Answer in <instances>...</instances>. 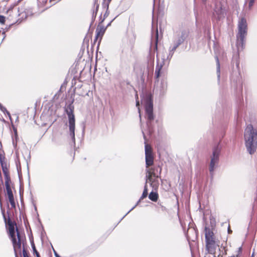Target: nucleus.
<instances>
[{
    "label": "nucleus",
    "instance_id": "obj_1",
    "mask_svg": "<svg viewBox=\"0 0 257 257\" xmlns=\"http://www.w3.org/2000/svg\"><path fill=\"white\" fill-rule=\"evenodd\" d=\"M244 140L247 151L249 154H253L257 147V134L251 125H248L245 130Z\"/></svg>",
    "mask_w": 257,
    "mask_h": 257
},
{
    "label": "nucleus",
    "instance_id": "obj_2",
    "mask_svg": "<svg viewBox=\"0 0 257 257\" xmlns=\"http://www.w3.org/2000/svg\"><path fill=\"white\" fill-rule=\"evenodd\" d=\"M16 224L15 222L11 221H8V232L9 235L12 239L14 250L16 253L18 251L21 250V240L20 232L17 229V234L15 232V226Z\"/></svg>",
    "mask_w": 257,
    "mask_h": 257
},
{
    "label": "nucleus",
    "instance_id": "obj_3",
    "mask_svg": "<svg viewBox=\"0 0 257 257\" xmlns=\"http://www.w3.org/2000/svg\"><path fill=\"white\" fill-rule=\"evenodd\" d=\"M238 32L237 35V43L236 46L238 51L243 49V40L247 34V23L246 20L242 18H241L238 24Z\"/></svg>",
    "mask_w": 257,
    "mask_h": 257
},
{
    "label": "nucleus",
    "instance_id": "obj_4",
    "mask_svg": "<svg viewBox=\"0 0 257 257\" xmlns=\"http://www.w3.org/2000/svg\"><path fill=\"white\" fill-rule=\"evenodd\" d=\"M206 247L209 252L212 253L215 249L216 243L214 233L209 228H205Z\"/></svg>",
    "mask_w": 257,
    "mask_h": 257
},
{
    "label": "nucleus",
    "instance_id": "obj_5",
    "mask_svg": "<svg viewBox=\"0 0 257 257\" xmlns=\"http://www.w3.org/2000/svg\"><path fill=\"white\" fill-rule=\"evenodd\" d=\"M220 149L218 147L213 149L212 156L211 157V161L209 165V171L212 173L218 163Z\"/></svg>",
    "mask_w": 257,
    "mask_h": 257
},
{
    "label": "nucleus",
    "instance_id": "obj_6",
    "mask_svg": "<svg viewBox=\"0 0 257 257\" xmlns=\"http://www.w3.org/2000/svg\"><path fill=\"white\" fill-rule=\"evenodd\" d=\"M145 111L147 119L149 120L154 119L153 113V102L150 95H148L146 99Z\"/></svg>",
    "mask_w": 257,
    "mask_h": 257
},
{
    "label": "nucleus",
    "instance_id": "obj_7",
    "mask_svg": "<svg viewBox=\"0 0 257 257\" xmlns=\"http://www.w3.org/2000/svg\"><path fill=\"white\" fill-rule=\"evenodd\" d=\"M70 135L73 140L75 139V117L72 112L68 113Z\"/></svg>",
    "mask_w": 257,
    "mask_h": 257
},
{
    "label": "nucleus",
    "instance_id": "obj_8",
    "mask_svg": "<svg viewBox=\"0 0 257 257\" xmlns=\"http://www.w3.org/2000/svg\"><path fill=\"white\" fill-rule=\"evenodd\" d=\"M147 180H152V177H158V175L156 174L155 169L154 168H150L149 169L147 170Z\"/></svg>",
    "mask_w": 257,
    "mask_h": 257
},
{
    "label": "nucleus",
    "instance_id": "obj_9",
    "mask_svg": "<svg viewBox=\"0 0 257 257\" xmlns=\"http://www.w3.org/2000/svg\"><path fill=\"white\" fill-rule=\"evenodd\" d=\"M146 163L147 168L153 165L154 163V157L153 155L146 156Z\"/></svg>",
    "mask_w": 257,
    "mask_h": 257
},
{
    "label": "nucleus",
    "instance_id": "obj_10",
    "mask_svg": "<svg viewBox=\"0 0 257 257\" xmlns=\"http://www.w3.org/2000/svg\"><path fill=\"white\" fill-rule=\"evenodd\" d=\"M158 177L155 178L154 177H152V180H147V181H149L151 183V185L152 186V187L156 189L158 188L159 184V183L158 180ZM147 182H146V184H147Z\"/></svg>",
    "mask_w": 257,
    "mask_h": 257
},
{
    "label": "nucleus",
    "instance_id": "obj_11",
    "mask_svg": "<svg viewBox=\"0 0 257 257\" xmlns=\"http://www.w3.org/2000/svg\"><path fill=\"white\" fill-rule=\"evenodd\" d=\"M149 198L150 200L153 201H156L158 198V194L157 193L152 192L149 194Z\"/></svg>",
    "mask_w": 257,
    "mask_h": 257
},
{
    "label": "nucleus",
    "instance_id": "obj_12",
    "mask_svg": "<svg viewBox=\"0 0 257 257\" xmlns=\"http://www.w3.org/2000/svg\"><path fill=\"white\" fill-rule=\"evenodd\" d=\"M153 155L152 154V148L151 147V146H150L148 144H147L146 143V145H145V155Z\"/></svg>",
    "mask_w": 257,
    "mask_h": 257
},
{
    "label": "nucleus",
    "instance_id": "obj_13",
    "mask_svg": "<svg viewBox=\"0 0 257 257\" xmlns=\"http://www.w3.org/2000/svg\"><path fill=\"white\" fill-rule=\"evenodd\" d=\"M6 190L8 197L13 196V192L8 182L6 183Z\"/></svg>",
    "mask_w": 257,
    "mask_h": 257
},
{
    "label": "nucleus",
    "instance_id": "obj_14",
    "mask_svg": "<svg viewBox=\"0 0 257 257\" xmlns=\"http://www.w3.org/2000/svg\"><path fill=\"white\" fill-rule=\"evenodd\" d=\"M8 199H9V202L11 204L12 207L15 208L16 205H15L14 196H11V197H8Z\"/></svg>",
    "mask_w": 257,
    "mask_h": 257
},
{
    "label": "nucleus",
    "instance_id": "obj_15",
    "mask_svg": "<svg viewBox=\"0 0 257 257\" xmlns=\"http://www.w3.org/2000/svg\"><path fill=\"white\" fill-rule=\"evenodd\" d=\"M148 195V190L147 187V184H146L144 188V190L143 191V194L141 197V199H143L146 198Z\"/></svg>",
    "mask_w": 257,
    "mask_h": 257
},
{
    "label": "nucleus",
    "instance_id": "obj_16",
    "mask_svg": "<svg viewBox=\"0 0 257 257\" xmlns=\"http://www.w3.org/2000/svg\"><path fill=\"white\" fill-rule=\"evenodd\" d=\"M136 106L137 107H138V111H139V114H140V118H141V110H140V107H139V105H140V103H139V101L138 100V99H139V97H138V95L137 94H136Z\"/></svg>",
    "mask_w": 257,
    "mask_h": 257
},
{
    "label": "nucleus",
    "instance_id": "obj_17",
    "mask_svg": "<svg viewBox=\"0 0 257 257\" xmlns=\"http://www.w3.org/2000/svg\"><path fill=\"white\" fill-rule=\"evenodd\" d=\"M96 32V38H98L99 37H100L101 38L104 33V31L103 30H98V29H97Z\"/></svg>",
    "mask_w": 257,
    "mask_h": 257
},
{
    "label": "nucleus",
    "instance_id": "obj_18",
    "mask_svg": "<svg viewBox=\"0 0 257 257\" xmlns=\"http://www.w3.org/2000/svg\"><path fill=\"white\" fill-rule=\"evenodd\" d=\"M6 22V18L2 15H0V24L4 25Z\"/></svg>",
    "mask_w": 257,
    "mask_h": 257
},
{
    "label": "nucleus",
    "instance_id": "obj_19",
    "mask_svg": "<svg viewBox=\"0 0 257 257\" xmlns=\"http://www.w3.org/2000/svg\"><path fill=\"white\" fill-rule=\"evenodd\" d=\"M216 62H217V72H219L220 71V64L219 62V60L217 57L216 58Z\"/></svg>",
    "mask_w": 257,
    "mask_h": 257
},
{
    "label": "nucleus",
    "instance_id": "obj_20",
    "mask_svg": "<svg viewBox=\"0 0 257 257\" xmlns=\"http://www.w3.org/2000/svg\"><path fill=\"white\" fill-rule=\"evenodd\" d=\"M33 250L34 252L36 253L37 257H40L39 252L37 251L35 246H33Z\"/></svg>",
    "mask_w": 257,
    "mask_h": 257
},
{
    "label": "nucleus",
    "instance_id": "obj_21",
    "mask_svg": "<svg viewBox=\"0 0 257 257\" xmlns=\"http://www.w3.org/2000/svg\"><path fill=\"white\" fill-rule=\"evenodd\" d=\"M160 71V68H159L158 70H156L155 74L156 75L157 78H159V77Z\"/></svg>",
    "mask_w": 257,
    "mask_h": 257
},
{
    "label": "nucleus",
    "instance_id": "obj_22",
    "mask_svg": "<svg viewBox=\"0 0 257 257\" xmlns=\"http://www.w3.org/2000/svg\"><path fill=\"white\" fill-rule=\"evenodd\" d=\"M254 1L253 0H249V7L251 8L253 4Z\"/></svg>",
    "mask_w": 257,
    "mask_h": 257
},
{
    "label": "nucleus",
    "instance_id": "obj_23",
    "mask_svg": "<svg viewBox=\"0 0 257 257\" xmlns=\"http://www.w3.org/2000/svg\"><path fill=\"white\" fill-rule=\"evenodd\" d=\"M215 11H216V12L217 13V14H219L220 13V10H218L217 11L215 10Z\"/></svg>",
    "mask_w": 257,
    "mask_h": 257
},
{
    "label": "nucleus",
    "instance_id": "obj_24",
    "mask_svg": "<svg viewBox=\"0 0 257 257\" xmlns=\"http://www.w3.org/2000/svg\"><path fill=\"white\" fill-rule=\"evenodd\" d=\"M24 257H28L27 255L24 253Z\"/></svg>",
    "mask_w": 257,
    "mask_h": 257
},
{
    "label": "nucleus",
    "instance_id": "obj_25",
    "mask_svg": "<svg viewBox=\"0 0 257 257\" xmlns=\"http://www.w3.org/2000/svg\"><path fill=\"white\" fill-rule=\"evenodd\" d=\"M3 171L5 173V174H6V170H5L4 169H3Z\"/></svg>",
    "mask_w": 257,
    "mask_h": 257
},
{
    "label": "nucleus",
    "instance_id": "obj_26",
    "mask_svg": "<svg viewBox=\"0 0 257 257\" xmlns=\"http://www.w3.org/2000/svg\"><path fill=\"white\" fill-rule=\"evenodd\" d=\"M55 255L56 257H60L57 253H55Z\"/></svg>",
    "mask_w": 257,
    "mask_h": 257
},
{
    "label": "nucleus",
    "instance_id": "obj_27",
    "mask_svg": "<svg viewBox=\"0 0 257 257\" xmlns=\"http://www.w3.org/2000/svg\"><path fill=\"white\" fill-rule=\"evenodd\" d=\"M22 14H23V12H21L20 15H22Z\"/></svg>",
    "mask_w": 257,
    "mask_h": 257
},
{
    "label": "nucleus",
    "instance_id": "obj_28",
    "mask_svg": "<svg viewBox=\"0 0 257 257\" xmlns=\"http://www.w3.org/2000/svg\"><path fill=\"white\" fill-rule=\"evenodd\" d=\"M158 33H157V38H158Z\"/></svg>",
    "mask_w": 257,
    "mask_h": 257
},
{
    "label": "nucleus",
    "instance_id": "obj_29",
    "mask_svg": "<svg viewBox=\"0 0 257 257\" xmlns=\"http://www.w3.org/2000/svg\"><path fill=\"white\" fill-rule=\"evenodd\" d=\"M109 2L111 1V0H108Z\"/></svg>",
    "mask_w": 257,
    "mask_h": 257
}]
</instances>
